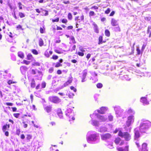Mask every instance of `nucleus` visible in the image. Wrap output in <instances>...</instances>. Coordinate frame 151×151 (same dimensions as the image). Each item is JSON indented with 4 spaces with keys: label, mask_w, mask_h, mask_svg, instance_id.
<instances>
[{
    "label": "nucleus",
    "mask_w": 151,
    "mask_h": 151,
    "mask_svg": "<svg viewBox=\"0 0 151 151\" xmlns=\"http://www.w3.org/2000/svg\"><path fill=\"white\" fill-rule=\"evenodd\" d=\"M86 140L87 142L90 143H97L100 141L99 134L95 131H89L86 135Z\"/></svg>",
    "instance_id": "obj_1"
},
{
    "label": "nucleus",
    "mask_w": 151,
    "mask_h": 151,
    "mask_svg": "<svg viewBox=\"0 0 151 151\" xmlns=\"http://www.w3.org/2000/svg\"><path fill=\"white\" fill-rule=\"evenodd\" d=\"M151 126V122L147 120H142L139 127L141 133L145 132V131Z\"/></svg>",
    "instance_id": "obj_2"
},
{
    "label": "nucleus",
    "mask_w": 151,
    "mask_h": 151,
    "mask_svg": "<svg viewBox=\"0 0 151 151\" xmlns=\"http://www.w3.org/2000/svg\"><path fill=\"white\" fill-rule=\"evenodd\" d=\"M73 113H72V110L70 108L67 109L65 111V115L67 117V119L69 121L74 120L75 118L73 117Z\"/></svg>",
    "instance_id": "obj_3"
},
{
    "label": "nucleus",
    "mask_w": 151,
    "mask_h": 151,
    "mask_svg": "<svg viewBox=\"0 0 151 151\" xmlns=\"http://www.w3.org/2000/svg\"><path fill=\"white\" fill-rule=\"evenodd\" d=\"M118 135L120 137H124L127 141H129L131 139V136L127 132L123 133L121 131H120L119 132Z\"/></svg>",
    "instance_id": "obj_4"
},
{
    "label": "nucleus",
    "mask_w": 151,
    "mask_h": 151,
    "mask_svg": "<svg viewBox=\"0 0 151 151\" xmlns=\"http://www.w3.org/2000/svg\"><path fill=\"white\" fill-rule=\"evenodd\" d=\"M49 100L51 102L55 104L59 103L61 102V99L58 97L55 96H50Z\"/></svg>",
    "instance_id": "obj_5"
},
{
    "label": "nucleus",
    "mask_w": 151,
    "mask_h": 151,
    "mask_svg": "<svg viewBox=\"0 0 151 151\" xmlns=\"http://www.w3.org/2000/svg\"><path fill=\"white\" fill-rule=\"evenodd\" d=\"M114 110L116 112V114L117 115L116 116H120L122 115L123 110L121 109L119 106H116L114 107Z\"/></svg>",
    "instance_id": "obj_6"
},
{
    "label": "nucleus",
    "mask_w": 151,
    "mask_h": 151,
    "mask_svg": "<svg viewBox=\"0 0 151 151\" xmlns=\"http://www.w3.org/2000/svg\"><path fill=\"white\" fill-rule=\"evenodd\" d=\"M93 115H95L97 116V118L99 119L101 122H105L106 121L107 119V117L106 116H100L98 114H96L94 113L93 114Z\"/></svg>",
    "instance_id": "obj_7"
},
{
    "label": "nucleus",
    "mask_w": 151,
    "mask_h": 151,
    "mask_svg": "<svg viewBox=\"0 0 151 151\" xmlns=\"http://www.w3.org/2000/svg\"><path fill=\"white\" fill-rule=\"evenodd\" d=\"M134 116L132 115L129 116L128 118V120L126 122V125L127 126L129 127L130 124L134 122Z\"/></svg>",
    "instance_id": "obj_8"
},
{
    "label": "nucleus",
    "mask_w": 151,
    "mask_h": 151,
    "mask_svg": "<svg viewBox=\"0 0 151 151\" xmlns=\"http://www.w3.org/2000/svg\"><path fill=\"white\" fill-rule=\"evenodd\" d=\"M111 137V135L109 133L101 135V139L105 141L110 139Z\"/></svg>",
    "instance_id": "obj_9"
},
{
    "label": "nucleus",
    "mask_w": 151,
    "mask_h": 151,
    "mask_svg": "<svg viewBox=\"0 0 151 151\" xmlns=\"http://www.w3.org/2000/svg\"><path fill=\"white\" fill-rule=\"evenodd\" d=\"M87 74V71L86 70H84L82 73V76L80 77H81L82 80L81 82H83L86 81L85 79L86 76Z\"/></svg>",
    "instance_id": "obj_10"
},
{
    "label": "nucleus",
    "mask_w": 151,
    "mask_h": 151,
    "mask_svg": "<svg viewBox=\"0 0 151 151\" xmlns=\"http://www.w3.org/2000/svg\"><path fill=\"white\" fill-rule=\"evenodd\" d=\"M72 77L71 76H70V77H69L67 81L64 83V84L62 86V87L63 88L68 86L69 84L72 82Z\"/></svg>",
    "instance_id": "obj_11"
},
{
    "label": "nucleus",
    "mask_w": 151,
    "mask_h": 151,
    "mask_svg": "<svg viewBox=\"0 0 151 151\" xmlns=\"http://www.w3.org/2000/svg\"><path fill=\"white\" fill-rule=\"evenodd\" d=\"M138 128H136L134 130V132L135 134V139L137 140L138 138L139 137V132Z\"/></svg>",
    "instance_id": "obj_12"
},
{
    "label": "nucleus",
    "mask_w": 151,
    "mask_h": 151,
    "mask_svg": "<svg viewBox=\"0 0 151 151\" xmlns=\"http://www.w3.org/2000/svg\"><path fill=\"white\" fill-rule=\"evenodd\" d=\"M107 108L105 107H102L101 108L100 110H97V112L101 114H104L105 112L107 111Z\"/></svg>",
    "instance_id": "obj_13"
},
{
    "label": "nucleus",
    "mask_w": 151,
    "mask_h": 151,
    "mask_svg": "<svg viewBox=\"0 0 151 151\" xmlns=\"http://www.w3.org/2000/svg\"><path fill=\"white\" fill-rule=\"evenodd\" d=\"M111 24L113 26H116L118 25V21L114 18H112L111 20Z\"/></svg>",
    "instance_id": "obj_14"
},
{
    "label": "nucleus",
    "mask_w": 151,
    "mask_h": 151,
    "mask_svg": "<svg viewBox=\"0 0 151 151\" xmlns=\"http://www.w3.org/2000/svg\"><path fill=\"white\" fill-rule=\"evenodd\" d=\"M147 146V145L146 143H143L142 144V148L139 150V151H148Z\"/></svg>",
    "instance_id": "obj_15"
},
{
    "label": "nucleus",
    "mask_w": 151,
    "mask_h": 151,
    "mask_svg": "<svg viewBox=\"0 0 151 151\" xmlns=\"http://www.w3.org/2000/svg\"><path fill=\"white\" fill-rule=\"evenodd\" d=\"M10 127V125L9 124H6L4 125L2 128V130L3 132H4L6 131H8L9 130Z\"/></svg>",
    "instance_id": "obj_16"
},
{
    "label": "nucleus",
    "mask_w": 151,
    "mask_h": 151,
    "mask_svg": "<svg viewBox=\"0 0 151 151\" xmlns=\"http://www.w3.org/2000/svg\"><path fill=\"white\" fill-rule=\"evenodd\" d=\"M141 101L144 105H147L149 104V102L147 101V99L145 97H143L141 98Z\"/></svg>",
    "instance_id": "obj_17"
},
{
    "label": "nucleus",
    "mask_w": 151,
    "mask_h": 151,
    "mask_svg": "<svg viewBox=\"0 0 151 151\" xmlns=\"http://www.w3.org/2000/svg\"><path fill=\"white\" fill-rule=\"evenodd\" d=\"M117 150L119 151H128V146H126L124 149H123L122 147H117Z\"/></svg>",
    "instance_id": "obj_18"
},
{
    "label": "nucleus",
    "mask_w": 151,
    "mask_h": 151,
    "mask_svg": "<svg viewBox=\"0 0 151 151\" xmlns=\"http://www.w3.org/2000/svg\"><path fill=\"white\" fill-rule=\"evenodd\" d=\"M28 68L26 66H23L20 68V70L22 73L26 71L27 70Z\"/></svg>",
    "instance_id": "obj_19"
},
{
    "label": "nucleus",
    "mask_w": 151,
    "mask_h": 151,
    "mask_svg": "<svg viewBox=\"0 0 151 151\" xmlns=\"http://www.w3.org/2000/svg\"><path fill=\"white\" fill-rule=\"evenodd\" d=\"M93 25L94 26L93 29L94 32L96 33H98L99 32V30L97 25L95 23H93Z\"/></svg>",
    "instance_id": "obj_20"
},
{
    "label": "nucleus",
    "mask_w": 151,
    "mask_h": 151,
    "mask_svg": "<svg viewBox=\"0 0 151 151\" xmlns=\"http://www.w3.org/2000/svg\"><path fill=\"white\" fill-rule=\"evenodd\" d=\"M92 124L96 127L99 126V124L98 121L95 120H92Z\"/></svg>",
    "instance_id": "obj_21"
},
{
    "label": "nucleus",
    "mask_w": 151,
    "mask_h": 151,
    "mask_svg": "<svg viewBox=\"0 0 151 151\" xmlns=\"http://www.w3.org/2000/svg\"><path fill=\"white\" fill-rule=\"evenodd\" d=\"M45 111L49 113L50 112L52 109V107L50 106H47L45 108Z\"/></svg>",
    "instance_id": "obj_22"
},
{
    "label": "nucleus",
    "mask_w": 151,
    "mask_h": 151,
    "mask_svg": "<svg viewBox=\"0 0 151 151\" xmlns=\"http://www.w3.org/2000/svg\"><path fill=\"white\" fill-rule=\"evenodd\" d=\"M57 114L60 118L61 119L63 118V114L61 109L58 110L57 112Z\"/></svg>",
    "instance_id": "obj_23"
},
{
    "label": "nucleus",
    "mask_w": 151,
    "mask_h": 151,
    "mask_svg": "<svg viewBox=\"0 0 151 151\" xmlns=\"http://www.w3.org/2000/svg\"><path fill=\"white\" fill-rule=\"evenodd\" d=\"M18 55L19 57L21 58H24V53L21 51H20L18 52Z\"/></svg>",
    "instance_id": "obj_24"
},
{
    "label": "nucleus",
    "mask_w": 151,
    "mask_h": 151,
    "mask_svg": "<svg viewBox=\"0 0 151 151\" xmlns=\"http://www.w3.org/2000/svg\"><path fill=\"white\" fill-rule=\"evenodd\" d=\"M27 59L28 60H32L33 59V58L32 55L30 53L28 54L27 56Z\"/></svg>",
    "instance_id": "obj_25"
},
{
    "label": "nucleus",
    "mask_w": 151,
    "mask_h": 151,
    "mask_svg": "<svg viewBox=\"0 0 151 151\" xmlns=\"http://www.w3.org/2000/svg\"><path fill=\"white\" fill-rule=\"evenodd\" d=\"M107 130V128L105 127H101L99 129V131L101 132H102L106 131Z\"/></svg>",
    "instance_id": "obj_26"
},
{
    "label": "nucleus",
    "mask_w": 151,
    "mask_h": 151,
    "mask_svg": "<svg viewBox=\"0 0 151 151\" xmlns=\"http://www.w3.org/2000/svg\"><path fill=\"white\" fill-rule=\"evenodd\" d=\"M112 29L115 32H119L120 31V28L119 26L113 28Z\"/></svg>",
    "instance_id": "obj_27"
},
{
    "label": "nucleus",
    "mask_w": 151,
    "mask_h": 151,
    "mask_svg": "<svg viewBox=\"0 0 151 151\" xmlns=\"http://www.w3.org/2000/svg\"><path fill=\"white\" fill-rule=\"evenodd\" d=\"M39 45L40 46H42L43 45V41L41 38H40L39 40Z\"/></svg>",
    "instance_id": "obj_28"
},
{
    "label": "nucleus",
    "mask_w": 151,
    "mask_h": 151,
    "mask_svg": "<svg viewBox=\"0 0 151 151\" xmlns=\"http://www.w3.org/2000/svg\"><path fill=\"white\" fill-rule=\"evenodd\" d=\"M35 81L34 79H32L31 83V87L32 88H34L35 87Z\"/></svg>",
    "instance_id": "obj_29"
},
{
    "label": "nucleus",
    "mask_w": 151,
    "mask_h": 151,
    "mask_svg": "<svg viewBox=\"0 0 151 151\" xmlns=\"http://www.w3.org/2000/svg\"><path fill=\"white\" fill-rule=\"evenodd\" d=\"M105 33L106 36L107 37H109L110 35V32L108 29H106L105 30Z\"/></svg>",
    "instance_id": "obj_30"
},
{
    "label": "nucleus",
    "mask_w": 151,
    "mask_h": 151,
    "mask_svg": "<svg viewBox=\"0 0 151 151\" xmlns=\"http://www.w3.org/2000/svg\"><path fill=\"white\" fill-rule=\"evenodd\" d=\"M103 40V37H102L101 36H100L99 37V44H100L102 43V41Z\"/></svg>",
    "instance_id": "obj_31"
},
{
    "label": "nucleus",
    "mask_w": 151,
    "mask_h": 151,
    "mask_svg": "<svg viewBox=\"0 0 151 151\" xmlns=\"http://www.w3.org/2000/svg\"><path fill=\"white\" fill-rule=\"evenodd\" d=\"M121 140V139L120 138L118 137L115 140V143H116L117 144H118L119 143Z\"/></svg>",
    "instance_id": "obj_32"
},
{
    "label": "nucleus",
    "mask_w": 151,
    "mask_h": 151,
    "mask_svg": "<svg viewBox=\"0 0 151 151\" xmlns=\"http://www.w3.org/2000/svg\"><path fill=\"white\" fill-rule=\"evenodd\" d=\"M108 119L109 121H111L113 120V116L110 114H109L108 116Z\"/></svg>",
    "instance_id": "obj_33"
},
{
    "label": "nucleus",
    "mask_w": 151,
    "mask_h": 151,
    "mask_svg": "<svg viewBox=\"0 0 151 151\" xmlns=\"http://www.w3.org/2000/svg\"><path fill=\"white\" fill-rule=\"evenodd\" d=\"M128 113L129 114H134V111L132 109H129L128 110Z\"/></svg>",
    "instance_id": "obj_34"
},
{
    "label": "nucleus",
    "mask_w": 151,
    "mask_h": 151,
    "mask_svg": "<svg viewBox=\"0 0 151 151\" xmlns=\"http://www.w3.org/2000/svg\"><path fill=\"white\" fill-rule=\"evenodd\" d=\"M23 63L22 62H21L22 63H24L26 64V65H28L30 63V61H27L26 60H24L23 61Z\"/></svg>",
    "instance_id": "obj_35"
},
{
    "label": "nucleus",
    "mask_w": 151,
    "mask_h": 151,
    "mask_svg": "<svg viewBox=\"0 0 151 151\" xmlns=\"http://www.w3.org/2000/svg\"><path fill=\"white\" fill-rule=\"evenodd\" d=\"M68 19L70 20H71L72 19V16L71 14L70 13H69L68 14Z\"/></svg>",
    "instance_id": "obj_36"
},
{
    "label": "nucleus",
    "mask_w": 151,
    "mask_h": 151,
    "mask_svg": "<svg viewBox=\"0 0 151 151\" xmlns=\"http://www.w3.org/2000/svg\"><path fill=\"white\" fill-rule=\"evenodd\" d=\"M19 17L21 18H23V17H25L24 14L22 12H19Z\"/></svg>",
    "instance_id": "obj_37"
},
{
    "label": "nucleus",
    "mask_w": 151,
    "mask_h": 151,
    "mask_svg": "<svg viewBox=\"0 0 151 151\" xmlns=\"http://www.w3.org/2000/svg\"><path fill=\"white\" fill-rule=\"evenodd\" d=\"M96 86L98 88H101L102 87L103 85L102 83H99L97 84Z\"/></svg>",
    "instance_id": "obj_38"
},
{
    "label": "nucleus",
    "mask_w": 151,
    "mask_h": 151,
    "mask_svg": "<svg viewBox=\"0 0 151 151\" xmlns=\"http://www.w3.org/2000/svg\"><path fill=\"white\" fill-rule=\"evenodd\" d=\"M32 52L35 55H37L38 54V52L35 49H33L32 50Z\"/></svg>",
    "instance_id": "obj_39"
},
{
    "label": "nucleus",
    "mask_w": 151,
    "mask_h": 151,
    "mask_svg": "<svg viewBox=\"0 0 151 151\" xmlns=\"http://www.w3.org/2000/svg\"><path fill=\"white\" fill-rule=\"evenodd\" d=\"M46 83L45 82H43L41 84V86L42 88H44L46 86Z\"/></svg>",
    "instance_id": "obj_40"
},
{
    "label": "nucleus",
    "mask_w": 151,
    "mask_h": 151,
    "mask_svg": "<svg viewBox=\"0 0 151 151\" xmlns=\"http://www.w3.org/2000/svg\"><path fill=\"white\" fill-rule=\"evenodd\" d=\"M37 73L39 74V76H40V78L41 79L42 76V72L41 71L37 70Z\"/></svg>",
    "instance_id": "obj_41"
},
{
    "label": "nucleus",
    "mask_w": 151,
    "mask_h": 151,
    "mask_svg": "<svg viewBox=\"0 0 151 151\" xmlns=\"http://www.w3.org/2000/svg\"><path fill=\"white\" fill-rule=\"evenodd\" d=\"M45 55L47 57L49 58L50 57V55L48 52L47 51H46L45 52Z\"/></svg>",
    "instance_id": "obj_42"
},
{
    "label": "nucleus",
    "mask_w": 151,
    "mask_h": 151,
    "mask_svg": "<svg viewBox=\"0 0 151 151\" xmlns=\"http://www.w3.org/2000/svg\"><path fill=\"white\" fill-rule=\"evenodd\" d=\"M20 114L19 113H15L13 114V115L15 117L18 118L19 117Z\"/></svg>",
    "instance_id": "obj_43"
},
{
    "label": "nucleus",
    "mask_w": 151,
    "mask_h": 151,
    "mask_svg": "<svg viewBox=\"0 0 151 151\" xmlns=\"http://www.w3.org/2000/svg\"><path fill=\"white\" fill-rule=\"evenodd\" d=\"M74 96V94L73 93H69L68 96L70 98H71L73 97Z\"/></svg>",
    "instance_id": "obj_44"
},
{
    "label": "nucleus",
    "mask_w": 151,
    "mask_h": 151,
    "mask_svg": "<svg viewBox=\"0 0 151 151\" xmlns=\"http://www.w3.org/2000/svg\"><path fill=\"white\" fill-rule=\"evenodd\" d=\"M89 14L90 16H93L95 15L94 12L93 11H91L89 13Z\"/></svg>",
    "instance_id": "obj_45"
},
{
    "label": "nucleus",
    "mask_w": 151,
    "mask_h": 151,
    "mask_svg": "<svg viewBox=\"0 0 151 151\" xmlns=\"http://www.w3.org/2000/svg\"><path fill=\"white\" fill-rule=\"evenodd\" d=\"M146 46V44H144L142 47V51H143L145 49V47Z\"/></svg>",
    "instance_id": "obj_46"
},
{
    "label": "nucleus",
    "mask_w": 151,
    "mask_h": 151,
    "mask_svg": "<svg viewBox=\"0 0 151 151\" xmlns=\"http://www.w3.org/2000/svg\"><path fill=\"white\" fill-rule=\"evenodd\" d=\"M61 22L64 23H66L67 22V20L66 19H63L61 20Z\"/></svg>",
    "instance_id": "obj_47"
},
{
    "label": "nucleus",
    "mask_w": 151,
    "mask_h": 151,
    "mask_svg": "<svg viewBox=\"0 0 151 151\" xmlns=\"http://www.w3.org/2000/svg\"><path fill=\"white\" fill-rule=\"evenodd\" d=\"M32 138V136L30 135H27L26 137V139H27L29 140L30 139Z\"/></svg>",
    "instance_id": "obj_48"
},
{
    "label": "nucleus",
    "mask_w": 151,
    "mask_h": 151,
    "mask_svg": "<svg viewBox=\"0 0 151 151\" xmlns=\"http://www.w3.org/2000/svg\"><path fill=\"white\" fill-rule=\"evenodd\" d=\"M32 65L34 66H40V64L38 62H35L32 64Z\"/></svg>",
    "instance_id": "obj_49"
},
{
    "label": "nucleus",
    "mask_w": 151,
    "mask_h": 151,
    "mask_svg": "<svg viewBox=\"0 0 151 151\" xmlns=\"http://www.w3.org/2000/svg\"><path fill=\"white\" fill-rule=\"evenodd\" d=\"M70 39L72 41V42L73 43H76V42L75 41L74 37L73 36H71L70 37Z\"/></svg>",
    "instance_id": "obj_50"
},
{
    "label": "nucleus",
    "mask_w": 151,
    "mask_h": 151,
    "mask_svg": "<svg viewBox=\"0 0 151 151\" xmlns=\"http://www.w3.org/2000/svg\"><path fill=\"white\" fill-rule=\"evenodd\" d=\"M70 88L72 90H73V91L75 92H76V89L73 86H71L70 87Z\"/></svg>",
    "instance_id": "obj_51"
},
{
    "label": "nucleus",
    "mask_w": 151,
    "mask_h": 151,
    "mask_svg": "<svg viewBox=\"0 0 151 151\" xmlns=\"http://www.w3.org/2000/svg\"><path fill=\"white\" fill-rule=\"evenodd\" d=\"M137 51L138 55H140L141 54V51L139 47H137Z\"/></svg>",
    "instance_id": "obj_52"
},
{
    "label": "nucleus",
    "mask_w": 151,
    "mask_h": 151,
    "mask_svg": "<svg viewBox=\"0 0 151 151\" xmlns=\"http://www.w3.org/2000/svg\"><path fill=\"white\" fill-rule=\"evenodd\" d=\"M54 70V69L53 68H50L49 70V72L50 73H52Z\"/></svg>",
    "instance_id": "obj_53"
},
{
    "label": "nucleus",
    "mask_w": 151,
    "mask_h": 151,
    "mask_svg": "<svg viewBox=\"0 0 151 151\" xmlns=\"http://www.w3.org/2000/svg\"><path fill=\"white\" fill-rule=\"evenodd\" d=\"M110 11V9L109 8H108L105 11V13L106 14H108Z\"/></svg>",
    "instance_id": "obj_54"
},
{
    "label": "nucleus",
    "mask_w": 151,
    "mask_h": 151,
    "mask_svg": "<svg viewBox=\"0 0 151 151\" xmlns=\"http://www.w3.org/2000/svg\"><path fill=\"white\" fill-rule=\"evenodd\" d=\"M78 54L79 55L81 56H83L84 55V53L82 52H78Z\"/></svg>",
    "instance_id": "obj_55"
},
{
    "label": "nucleus",
    "mask_w": 151,
    "mask_h": 151,
    "mask_svg": "<svg viewBox=\"0 0 151 151\" xmlns=\"http://www.w3.org/2000/svg\"><path fill=\"white\" fill-rule=\"evenodd\" d=\"M58 57L56 55H53L52 57V58L54 60H56L58 58Z\"/></svg>",
    "instance_id": "obj_56"
},
{
    "label": "nucleus",
    "mask_w": 151,
    "mask_h": 151,
    "mask_svg": "<svg viewBox=\"0 0 151 151\" xmlns=\"http://www.w3.org/2000/svg\"><path fill=\"white\" fill-rule=\"evenodd\" d=\"M59 21V18H58L57 19H52V22H58Z\"/></svg>",
    "instance_id": "obj_57"
},
{
    "label": "nucleus",
    "mask_w": 151,
    "mask_h": 151,
    "mask_svg": "<svg viewBox=\"0 0 151 151\" xmlns=\"http://www.w3.org/2000/svg\"><path fill=\"white\" fill-rule=\"evenodd\" d=\"M99 96V95L98 94H96L94 95V98L96 101L97 100Z\"/></svg>",
    "instance_id": "obj_58"
},
{
    "label": "nucleus",
    "mask_w": 151,
    "mask_h": 151,
    "mask_svg": "<svg viewBox=\"0 0 151 151\" xmlns=\"http://www.w3.org/2000/svg\"><path fill=\"white\" fill-rule=\"evenodd\" d=\"M15 48L14 47H11L10 48V50L12 52H14L15 51Z\"/></svg>",
    "instance_id": "obj_59"
},
{
    "label": "nucleus",
    "mask_w": 151,
    "mask_h": 151,
    "mask_svg": "<svg viewBox=\"0 0 151 151\" xmlns=\"http://www.w3.org/2000/svg\"><path fill=\"white\" fill-rule=\"evenodd\" d=\"M61 65L59 63H57L55 67H58L60 66Z\"/></svg>",
    "instance_id": "obj_60"
},
{
    "label": "nucleus",
    "mask_w": 151,
    "mask_h": 151,
    "mask_svg": "<svg viewBox=\"0 0 151 151\" xmlns=\"http://www.w3.org/2000/svg\"><path fill=\"white\" fill-rule=\"evenodd\" d=\"M6 104L8 106H12L13 104L11 103L7 102L6 103Z\"/></svg>",
    "instance_id": "obj_61"
},
{
    "label": "nucleus",
    "mask_w": 151,
    "mask_h": 151,
    "mask_svg": "<svg viewBox=\"0 0 151 151\" xmlns=\"http://www.w3.org/2000/svg\"><path fill=\"white\" fill-rule=\"evenodd\" d=\"M7 83L9 85H10L11 84L13 83L14 82L11 80H9L8 81Z\"/></svg>",
    "instance_id": "obj_62"
},
{
    "label": "nucleus",
    "mask_w": 151,
    "mask_h": 151,
    "mask_svg": "<svg viewBox=\"0 0 151 151\" xmlns=\"http://www.w3.org/2000/svg\"><path fill=\"white\" fill-rule=\"evenodd\" d=\"M108 147L110 149H112L113 148V145L111 144H109L108 145Z\"/></svg>",
    "instance_id": "obj_63"
},
{
    "label": "nucleus",
    "mask_w": 151,
    "mask_h": 151,
    "mask_svg": "<svg viewBox=\"0 0 151 151\" xmlns=\"http://www.w3.org/2000/svg\"><path fill=\"white\" fill-rule=\"evenodd\" d=\"M4 132L5 133V134L6 136H9V133L8 131H6Z\"/></svg>",
    "instance_id": "obj_64"
}]
</instances>
